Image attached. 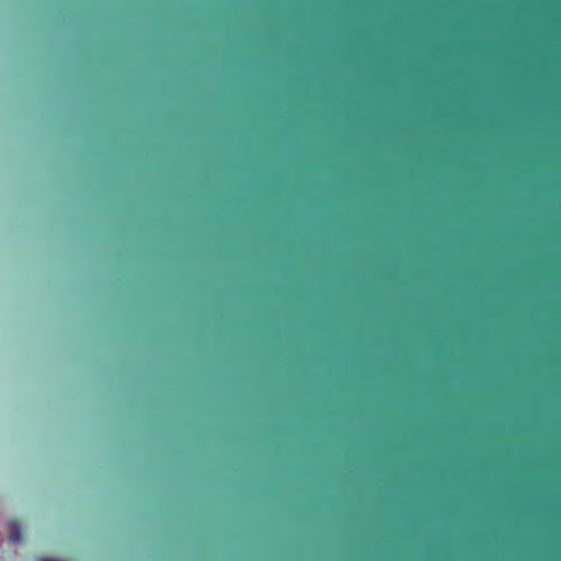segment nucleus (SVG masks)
<instances>
[{"instance_id": "nucleus-1", "label": "nucleus", "mask_w": 561, "mask_h": 561, "mask_svg": "<svg viewBox=\"0 0 561 561\" xmlns=\"http://www.w3.org/2000/svg\"><path fill=\"white\" fill-rule=\"evenodd\" d=\"M8 529H9V539L12 543H20L21 540H22V535H21V527L19 525V523L16 522H10L8 524Z\"/></svg>"}, {"instance_id": "nucleus-2", "label": "nucleus", "mask_w": 561, "mask_h": 561, "mask_svg": "<svg viewBox=\"0 0 561 561\" xmlns=\"http://www.w3.org/2000/svg\"><path fill=\"white\" fill-rule=\"evenodd\" d=\"M38 561H67V560L58 559V558H41Z\"/></svg>"}]
</instances>
